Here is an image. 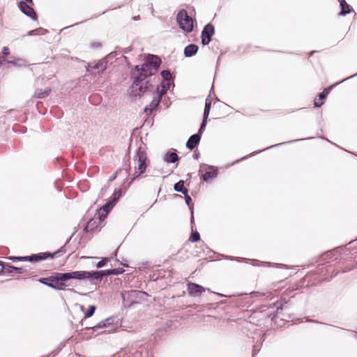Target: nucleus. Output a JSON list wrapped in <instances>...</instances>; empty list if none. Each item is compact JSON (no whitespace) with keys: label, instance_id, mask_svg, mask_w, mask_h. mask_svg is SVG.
I'll return each instance as SVG.
<instances>
[{"label":"nucleus","instance_id":"obj_1","mask_svg":"<svg viewBox=\"0 0 357 357\" xmlns=\"http://www.w3.org/2000/svg\"><path fill=\"white\" fill-rule=\"evenodd\" d=\"M87 271H77L68 273H56L52 275L51 288L57 290H63L68 284L67 282L71 279L77 280H88Z\"/></svg>","mask_w":357,"mask_h":357},{"label":"nucleus","instance_id":"obj_2","mask_svg":"<svg viewBox=\"0 0 357 357\" xmlns=\"http://www.w3.org/2000/svg\"><path fill=\"white\" fill-rule=\"evenodd\" d=\"M161 60L158 56L152 54L149 55L145 63L141 67L139 66L135 67V70L138 73L137 76L146 79L157 72Z\"/></svg>","mask_w":357,"mask_h":357},{"label":"nucleus","instance_id":"obj_3","mask_svg":"<svg viewBox=\"0 0 357 357\" xmlns=\"http://www.w3.org/2000/svg\"><path fill=\"white\" fill-rule=\"evenodd\" d=\"M133 162L135 164V171L132 174V178H131V182L141 174H144L150 163L146 151L142 147H139L136 151L133 158Z\"/></svg>","mask_w":357,"mask_h":357},{"label":"nucleus","instance_id":"obj_4","mask_svg":"<svg viewBox=\"0 0 357 357\" xmlns=\"http://www.w3.org/2000/svg\"><path fill=\"white\" fill-rule=\"evenodd\" d=\"M149 82L142 77H135L130 88V95L132 97H141L148 89Z\"/></svg>","mask_w":357,"mask_h":357},{"label":"nucleus","instance_id":"obj_5","mask_svg":"<svg viewBox=\"0 0 357 357\" xmlns=\"http://www.w3.org/2000/svg\"><path fill=\"white\" fill-rule=\"evenodd\" d=\"M124 272L123 268H114L110 270H102L99 271H87L89 274L87 279L92 284H96V281L101 279L103 276H107L110 275H119Z\"/></svg>","mask_w":357,"mask_h":357},{"label":"nucleus","instance_id":"obj_6","mask_svg":"<svg viewBox=\"0 0 357 357\" xmlns=\"http://www.w3.org/2000/svg\"><path fill=\"white\" fill-rule=\"evenodd\" d=\"M176 21L180 28L184 31L190 33L192 31L193 20L192 17L188 15L185 10H181L177 13Z\"/></svg>","mask_w":357,"mask_h":357},{"label":"nucleus","instance_id":"obj_7","mask_svg":"<svg viewBox=\"0 0 357 357\" xmlns=\"http://www.w3.org/2000/svg\"><path fill=\"white\" fill-rule=\"evenodd\" d=\"M114 319L112 317L107 318L105 320L100 321L96 326L93 327H89V328H92L94 331H98L99 329H102V331L100 332H98V333H110L114 332L117 328V324L115 326L113 324Z\"/></svg>","mask_w":357,"mask_h":357},{"label":"nucleus","instance_id":"obj_8","mask_svg":"<svg viewBox=\"0 0 357 357\" xmlns=\"http://www.w3.org/2000/svg\"><path fill=\"white\" fill-rule=\"evenodd\" d=\"M142 294H146L145 292L137 290L126 291L121 294L123 303L126 306H130L137 302V299L140 298Z\"/></svg>","mask_w":357,"mask_h":357},{"label":"nucleus","instance_id":"obj_9","mask_svg":"<svg viewBox=\"0 0 357 357\" xmlns=\"http://www.w3.org/2000/svg\"><path fill=\"white\" fill-rule=\"evenodd\" d=\"M107 66V61L105 59L99 60L97 62L89 63L86 67V71L91 75H100L102 73Z\"/></svg>","mask_w":357,"mask_h":357},{"label":"nucleus","instance_id":"obj_10","mask_svg":"<svg viewBox=\"0 0 357 357\" xmlns=\"http://www.w3.org/2000/svg\"><path fill=\"white\" fill-rule=\"evenodd\" d=\"M63 248L56 250L53 253L50 252H41L37 255H32L30 256V262H38L40 261L45 260L48 257L53 258L54 257L60 256L63 253Z\"/></svg>","mask_w":357,"mask_h":357},{"label":"nucleus","instance_id":"obj_11","mask_svg":"<svg viewBox=\"0 0 357 357\" xmlns=\"http://www.w3.org/2000/svg\"><path fill=\"white\" fill-rule=\"evenodd\" d=\"M215 30L212 24H206L202 31V43L204 45H208L211 40L212 36L214 35Z\"/></svg>","mask_w":357,"mask_h":357},{"label":"nucleus","instance_id":"obj_12","mask_svg":"<svg viewBox=\"0 0 357 357\" xmlns=\"http://www.w3.org/2000/svg\"><path fill=\"white\" fill-rule=\"evenodd\" d=\"M187 290L190 296L198 297L206 291L202 286L193 282H189L187 284Z\"/></svg>","mask_w":357,"mask_h":357},{"label":"nucleus","instance_id":"obj_13","mask_svg":"<svg viewBox=\"0 0 357 357\" xmlns=\"http://www.w3.org/2000/svg\"><path fill=\"white\" fill-rule=\"evenodd\" d=\"M105 218V216L102 215H98L97 218H92L88 222L85 227V230L86 231H95L96 229L99 227L100 225L104 220Z\"/></svg>","mask_w":357,"mask_h":357},{"label":"nucleus","instance_id":"obj_14","mask_svg":"<svg viewBox=\"0 0 357 357\" xmlns=\"http://www.w3.org/2000/svg\"><path fill=\"white\" fill-rule=\"evenodd\" d=\"M20 10L26 16L31 17L32 20H36L37 16L33 9L29 6L26 2L20 1L18 4Z\"/></svg>","mask_w":357,"mask_h":357},{"label":"nucleus","instance_id":"obj_15","mask_svg":"<svg viewBox=\"0 0 357 357\" xmlns=\"http://www.w3.org/2000/svg\"><path fill=\"white\" fill-rule=\"evenodd\" d=\"M201 135L199 134H194L190 137L186 142V147L190 150L195 149L199 143Z\"/></svg>","mask_w":357,"mask_h":357},{"label":"nucleus","instance_id":"obj_16","mask_svg":"<svg viewBox=\"0 0 357 357\" xmlns=\"http://www.w3.org/2000/svg\"><path fill=\"white\" fill-rule=\"evenodd\" d=\"M331 86L328 88H326L324 91L319 94V100H314V107H319L324 104V100L326 98L327 95L331 91Z\"/></svg>","mask_w":357,"mask_h":357},{"label":"nucleus","instance_id":"obj_17","mask_svg":"<svg viewBox=\"0 0 357 357\" xmlns=\"http://www.w3.org/2000/svg\"><path fill=\"white\" fill-rule=\"evenodd\" d=\"M198 51V46L195 44H190L184 49V55L185 57H191Z\"/></svg>","mask_w":357,"mask_h":357},{"label":"nucleus","instance_id":"obj_18","mask_svg":"<svg viewBox=\"0 0 357 357\" xmlns=\"http://www.w3.org/2000/svg\"><path fill=\"white\" fill-rule=\"evenodd\" d=\"M339 1L341 8V11L339 15L341 16H345L346 15L349 14L352 10L351 6L347 4L345 0H339Z\"/></svg>","mask_w":357,"mask_h":357},{"label":"nucleus","instance_id":"obj_19","mask_svg":"<svg viewBox=\"0 0 357 357\" xmlns=\"http://www.w3.org/2000/svg\"><path fill=\"white\" fill-rule=\"evenodd\" d=\"M160 100H161V97L159 96L158 95L157 96L154 97L153 98V100H151V102H150L149 105L146 106L144 108V112H151L153 111V109H154L158 105V104L160 102Z\"/></svg>","mask_w":357,"mask_h":357},{"label":"nucleus","instance_id":"obj_20","mask_svg":"<svg viewBox=\"0 0 357 357\" xmlns=\"http://www.w3.org/2000/svg\"><path fill=\"white\" fill-rule=\"evenodd\" d=\"M178 155L174 152H168L163 156V160L167 163H174L178 161Z\"/></svg>","mask_w":357,"mask_h":357},{"label":"nucleus","instance_id":"obj_21","mask_svg":"<svg viewBox=\"0 0 357 357\" xmlns=\"http://www.w3.org/2000/svg\"><path fill=\"white\" fill-rule=\"evenodd\" d=\"M170 86V82L167 81H162L160 85L157 89L158 95L162 96L165 94Z\"/></svg>","mask_w":357,"mask_h":357},{"label":"nucleus","instance_id":"obj_22","mask_svg":"<svg viewBox=\"0 0 357 357\" xmlns=\"http://www.w3.org/2000/svg\"><path fill=\"white\" fill-rule=\"evenodd\" d=\"M25 271V269L22 267H15L13 266H7L6 268V273L13 274L17 273L22 274Z\"/></svg>","mask_w":357,"mask_h":357},{"label":"nucleus","instance_id":"obj_23","mask_svg":"<svg viewBox=\"0 0 357 357\" xmlns=\"http://www.w3.org/2000/svg\"><path fill=\"white\" fill-rule=\"evenodd\" d=\"M174 189L175 191L181 192L183 195L185 193H188V190L185 188H184V181L182 180L175 183Z\"/></svg>","mask_w":357,"mask_h":357},{"label":"nucleus","instance_id":"obj_24","mask_svg":"<svg viewBox=\"0 0 357 357\" xmlns=\"http://www.w3.org/2000/svg\"><path fill=\"white\" fill-rule=\"evenodd\" d=\"M211 103H212V99L210 96H208L206 99L205 107H204V119H207L209 115Z\"/></svg>","mask_w":357,"mask_h":357},{"label":"nucleus","instance_id":"obj_25","mask_svg":"<svg viewBox=\"0 0 357 357\" xmlns=\"http://www.w3.org/2000/svg\"><path fill=\"white\" fill-rule=\"evenodd\" d=\"M50 91V89H37L34 93V96L37 98H43L49 95Z\"/></svg>","mask_w":357,"mask_h":357},{"label":"nucleus","instance_id":"obj_26","mask_svg":"<svg viewBox=\"0 0 357 357\" xmlns=\"http://www.w3.org/2000/svg\"><path fill=\"white\" fill-rule=\"evenodd\" d=\"M217 176V172L216 170L211 171V172H206L203 175V180L205 182H208L209 180L213 179Z\"/></svg>","mask_w":357,"mask_h":357},{"label":"nucleus","instance_id":"obj_27","mask_svg":"<svg viewBox=\"0 0 357 357\" xmlns=\"http://www.w3.org/2000/svg\"><path fill=\"white\" fill-rule=\"evenodd\" d=\"M47 32V30L43 28H38L34 30L29 31L27 33L28 36H35V35H44Z\"/></svg>","mask_w":357,"mask_h":357},{"label":"nucleus","instance_id":"obj_28","mask_svg":"<svg viewBox=\"0 0 357 357\" xmlns=\"http://www.w3.org/2000/svg\"><path fill=\"white\" fill-rule=\"evenodd\" d=\"M8 63H11L13 66H15L17 67H25L27 66L26 61L22 59H17L15 61H8Z\"/></svg>","mask_w":357,"mask_h":357},{"label":"nucleus","instance_id":"obj_29","mask_svg":"<svg viewBox=\"0 0 357 357\" xmlns=\"http://www.w3.org/2000/svg\"><path fill=\"white\" fill-rule=\"evenodd\" d=\"M184 195H185V203L188 205V206L191 209V222H192L194 221V215H193L192 206H191V204H192V199L188 195V193H185Z\"/></svg>","mask_w":357,"mask_h":357},{"label":"nucleus","instance_id":"obj_30","mask_svg":"<svg viewBox=\"0 0 357 357\" xmlns=\"http://www.w3.org/2000/svg\"><path fill=\"white\" fill-rule=\"evenodd\" d=\"M9 259L12 261H30V256L25 257H10Z\"/></svg>","mask_w":357,"mask_h":357},{"label":"nucleus","instance_id":"obj_31","mask_svg":"<svg viewBox=\"0 0 357 357\" xmlns=\"http://www.w3.org/2000/svg\"><path fill=\"white\" fill-rule=\"evenodd\" d=\"M161 76L163 78V81L169 82L172 78V74L168 70H162L161 72Z\"/></svg>","mask_w":357,"mask_h":357},{"label":"nucleus","instance_id":"obj_32","mask_svg":"<svg viewBox=\"0 0 357 357\" xmlns=\"http://www.w3.org/2000/svg\"><path fill=\"white\" fill-rule=\"evenodd\" d=\"M95 310H96V307L93 305H90L84 314V317L89 318V317H91L94 314Z\"/></svg>","mask_w":357,"mask_h":357},{"label":"nucleus","instance_id":"obj_33","mask_svg":"<svg viewBox=\"0 0 357 357\" xmlns=\"http://www.w3.org/2000/svg\"><path fill=\"white\" fill-rule=\"evenodd\" d=\"M38 281L50 287H51L52 275L48 278H40Z\"/></svg>","mask_w":357,"mask_h":357},{"label":"nucleus","instance_id":"obj_34","mask_svg":"<svg viewBox=\"0 0 357 357\" xmlns=\"http://www.w3.org/2000/svg\"><path fill=\"white\" fill-rule=\"evenodd\" d=\"M112 202L111 200H109L107 203H106L99 211V214L98 215H100V212L102 211H105L106 213H107L109 212V211L110 210V205L112 204Z\"/></svg>","mask_w":357,"mask_h":357},{"label":"nucleus","instance_id":"obj_35","mask_svg":"<svg viewBox=\"0 0 357 357\" xmlns=\"http://www.w3.org/2000/svg\"><path fill=\"white\" fill-rule=\"evenodd\" d=\"M121 195V190L116 189L113 193V198L111 200L112 202H115Z\"/></svg>","mask_w":357,"mask_h":357},{"label":"nucleus","instance_id":"obj_36","mask_svg":"<svg viewBox=\"0 0 357 357\" xmlns=\"http://www.w3.org/2000/svg\"><path fill=\"white\" fill-rule=\"evenodd\" d=\"M199 240H200V235L197 231L192 233L191 236L190 237V241L191 242H197Z\"/></svg>","mask_w":357,"mask_h":357},{"label":"nucleus","instance_id":"obj_37","mask_svg":"<svg viewBox=\"0 0 357 357\" xmlns=\"http://www.w3.org/2000/svg\"><path fill=\"white\" fill-rule=\"evenodd\" d=\"M206 119L204 118L202 123H201L198 134H199L201 135V134L204 132V130L206 128Z\"/></svg>","mask_w":357,"mask_h":357},{"label":"nucleus","instance_id":"obj_38","mask_svg":"<svg viewBox=\"0 0 357 357\" xmlns=\"http://www.w3.org/2000/svg\"><path fill=\"white\" fill-rule=\"evenodd\" d=\"M107 261V258H105V259H102L101 261H98L96 264V267L97 268H102L103 267L106 262Z\"/></svg>","mask_w":357,"mask_h":357},{"label":"nucleus","instance_id":"obj_39","mask_svg":"<svg viewBox=\"0 0 357 357\" xmlns=\"http://www.w3.org/2000/svg\"><path fill=\"white\" fill-rule=\"evenodd\" d=\"M9 49L7 47H3L2 49V54L5 56H8L9 54Z\"/></svg>","mask_w":357,"mask_h":357},{"label":"nucleus","instance_id":"obj_40","mask_svg":"<svg viewBox=\"0 0 357 357\" xmlns=\"http://www.w3.org/2000/svg\"><path fill=\"white\" fill-rule=\"evenodd\" d=\"M6 266L4 265V264L2 261H0V273L3 272L6 273Z\"/></svg>","mask_w":357,"mask_h":357},{"label":"nucleus","instance_id":"obj_41","mask_svg":"<svg viewBox=\"0 0 357 357\" xmlns=\"http://www.w3.org/2000/svg\"><path fill=\"white\" fill-rule=\"evenodd\" d=\"M284 143H280V144H275V145H273V146H271L268 148H266V149H270V148H273V146H279V145H281V144H283ZM264 150H266V149H264Z\"/></svg>","mask_w":357,"mask_h":357},{"label":"nucleus","instance_id":"obj_42","mask_svg":"<svg viewBox=\"0 0 357 357\" xmlns=\"http://www.w3.org/2000/svg\"><path fill=\"white\" fill-rule=\"evenodd\" d=\"M199 153H195L193 155L194 158L196 159V160L199 158Z\"/></svg>","mask_w":357,"mask_h":357},{"label":"nucleus","instance_id":"obj_43","mask_svg":"<svg viewBox=\"0 0 357 357\" xmlns=\"http://www.w3.org/2000/svg\"><path fill=\"white\" fill-rule=\"evenodd\" d=\"M26 3H31L33 2V0H25V1Z\"/></svg>","mask_w":357,"mask_h":357},{"label":"nucleus","instance_id":"obj_44","mask_svg":"<svg viewBox=\"0 0 357 357\" xmlns=\"http://www.w3.org/2000/svg\"><path fill=\"white\" fill-rule=\"evenodd\" d=\"M139 16H136V17H133V20H139Z\"/></svg>","mask_w":357,"mask_h":357},{"label":"nucleus","instance_id":"obj_45","mask_svg":"<svg viewBox=\"0 0 357 357\" xmlns=\"http://www.w3.org/2000/svg\"><path fill=\"white\" fill-rule=\"evenodd\" d=\"M115 178H116V175H114L113 176H112V177L109 178V181H112V180H114Z\"/></svg>","mask_w":357,"mask_h":357},{"label":"nucleus","instance_id":"obj_46","mask_svg":"<svg viewBox=\"0 0 357 357\" xmlns=\"http://www.w3.org/2000/svg\"><path fill=\"white\" fill-rule=\"evenodd\" d=\"M356 75H357V73H356V74H355V75H352V76H351V77H348V78H347V79H349V78H351V77H354V76H356ZM344 80H346V79H345Z\"/></svg>","mask_w":357,"mask_h":357}]
</instances>
